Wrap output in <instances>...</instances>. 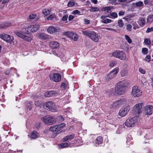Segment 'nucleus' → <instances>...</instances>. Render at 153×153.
Instances as JSON below:
<instances>
[{"label":"nucleus","mask_w":153,"mask_h":153,"mask_svg":"<svg viewBox=\"0 0 153 153\" xmlns=\"http://www.w3.org/2000/svg\"><path fill=\"white\" fill-rule=\"evenodd\" d=\"M80 12L78 10H76L73 11L72 12V13L74 15H76V14H80Z\"/></svg>","instance_id":"43"},{"label":"nucleus","mask_w":153,"mask_h":153,"mask_svg":"<svg viewBox=\"0 0 153 153\" xmlns=\"http://www.w3.org/2000/svg\"><path fill=\"white\" fill-rule=\"evenodd\" d=\"M68 16L67 15H64L63 16L62 19V21H65L67 19Z\"/></svg>","instance_id":"48"},{"label":"nucleus","mask_w":153,"mask_h":153,"mask_svg":"<svg viewBox=\"0 0 153 153\" xmlns=\"http://www.w3.org/2000/svg\"><path fill=\"white\" fill-rule=\"evenodd\" d=\"M102 141L103 140L102 137L100 136L97 138L95 143L96 144L99 145L102 143Z\"/></svg>","instance_id":"26"},{"label":"nucleus","mask_w":153,"mask_h":153,"mask_svg":"<svg viewBox=\"0 0 153 153\" xmlns=\"http://www.w3.org/2000/svg\"><path fill=\"white\" fill-rule=\"evenodd\" d=\"M42 13L45 15L50 14V11L48 10H43Z\"/></svg>","instance_id":"39"},{"label":"nucleus","mask_w":153,"mask_h":153,"mask_svg":"<svg viewBox=\"0 0 153 153\" xmlns=\"http://www.w3.org/2000/svg\"><path fill=\"white\" fill-rule=\"evenodd\" d=\"M135 4L136 6L137 7H140L143 5V2L141 1H139L138 2L136 3Z\"/></svg>","instance_id":"35"},{"label":"nucleus","mask_w":153,"mask_h":153,"mask_svg":"<svg viewBox=\"0 0 153 153\" xmlns=\"http://www.w3.org/2000/svg\"><path fill=\"white\" fill-rule=\"evenodd\" d=\"M153 31V27H152L151 28L148 27L146 31V33H149Z\"/></svg>","instance_id":"42"},{"label":"nucleus","mask_w":153,"mask_h":153,"mask_svg":"<svg viewBox=\"0 0 153 153\" xmlns=\"http://www.w3.org/2000/svg\"><path fill=\"white\" fill-rule=\"evenodd\" d=\"M153 20V15H150L147 17V22H152Z\"/></svg>","instance_id":"28"},{"label":"nucleus","mask_w":153,"mask_h":153,"mask_svg":"<svg viewBox=\"0 0 153 153\" xmlns=\"http://www.w3.org/2000/svg\"><path fill=\"white\" fill-rule=\"evenodd\" d=\"M102 10L103 11H105L106 10L107 12L109 13V11H111V9L110 7H104L102 8Z\"/></svg>","instance_id":"32"},{"label":"nucleus","mask_w":153,"mask_h":153,"mask_svg":"<svg viewBox=\"0 0 153 153\" xmlns=\"http://www.w3.org/2000/svg\"><path fill=\"white\" fill-rule=\"evenodd\" d=\"M91 9L90 10L91 12L97 11L99 10V9L96 7H91Z\"/></svg>","instance_id":"38"},{"label":"nucleus","mask_w":153,"mask_h":153,"mask_svg":"<svg viewBox=\"0 0 153 153\" xmlns=\"http://www.w3.org/2000/svg\"><path fill=\"white\" fill-rule=\"evenodd\" d=\"M0 37L1 39L8 43L11 42L14 39L13 36L5 33L0 34Z\"/></svg>","instance_id":"8"},{"label":"nucleus","mask_w":153,"mask_h":153,"mask_svg":"<svg viewBox=\"0 0 153 153\" xmlns=\"http://www.w3.org/2000/svg\"><path fill=\"white\" fill-rule=\"evenodd\" d=\"M91 1L94 4H96L97 2V0H91Z\"/></svg>","instance_id":"60"},{"label":"nucleus","mask_w":153,"mask_h":153,"mask_svg":"<svg viewBox=\"0 0 153 153\" xmlns=\"http://www.w3.org/2000/svg\"><path fill=\"white\" fill-rule=\"evenodd\" d=\"M58 125H55V130H56V134H58L62 131V130L60 129Z\"/></svg>","instance_id":"29"},{"label":"nucleus","mask_w":153,"mask_h":153,"mask_svg":"<svg viewBox=\"0 0 153 153\" xmlns=\"http://www.w3.org/2000/svg\"><path fill=\"white\" fill-rule=\"evenodd\" d=\"M149 6H153V0H149Z\"/></svg>","instance_id":"58"},{"label":"nucleus","mask_w":153,"mask_h":153,"mask_svg":"<svg viewBox=\"0 0 153 153\" xmlns=\"http://www.w3.org/2000/svg\"><path fill=\"white\" fill-rule=\"evenodd\" d=\"M84 23L85 25L89 24L90 23V21L86 19H84Z\"/></svg>","instance_id":"47"},{"label":"nucleus","mask_w":153,"mask_h":153,"mask_svg":"<svg viewBox=\"0 0 153 153\" xmlns=\"http://www.w3.org/2000/svg\"><path fill=\"white\" fill-rule=\"evenodd\" d=\"M142 103H137L133 107L132 112L136 116H138L139 114L141 113L142 111Z\"/></svg>","instance_id":"5"},{"label":"nucleus","mask_w":153,"mask_h":153,"mask_svg":"<svg viewBox=\"0 0 153 153\" xmlns=\"http://www.w3.org/2000/svg\"><path fill=\"white\" fill-rule=\"evenodd\" d=\"M36 17V15L34 14H31L29 16V18L30 19H33Z\"/></svg>","instance_id":"53"},{"label":"nucleus","mask_w":153,"mask_h":153,"mask_svg":"<svg viewBox=\"0 0 153 153\" xmlns=\"http://www.w3.org/2000/svg\"><path fill=\"white\" fill-rule=\"evenodd\" d=\"M151 57L150 56L147 55L145 58V60L148 62H149L151 60Z\"/></svg>","instance_id":"44"},{"label":"nucleus","mask_w":153,"mask_h":153,"mask_svg":"<svg viewBox=\"0 0 153 153\" xmlns=\"http://www.w3.org/2000/svg\"><path fill=\"white\" fill-rule=\"evenodd\" d=\"M38 134L36 131H33L31 134L30 138L34 139L38 137Z\"/></svg>","instance_id":"22"},{"label":"nucleus","mask_w":153,"mask_h":153,"mask_svg":"<svg viewBox=\"0 0 153 153\" xmlns=\"http://www.w3.org/2000/svg\"><path fill=\"white\" fill-rule=\"evenodd\" d=\"M118 72V69L116 68H114L113 70L111 71L107 76L106 79L108 80L114 78L117 74Z\"/></svg>","instance_id":"10"},{"label":"nucleus","mask_w":153,"mask_h":153,"mask_svg":"<svg viewBox=\"0 0 153 153\" xmlns=\"http://www.w3.org/2000/svg\"><path fill=\"white\" fill-rule=\"evenodd\" d=\"M75 135L74 134H71L69 135H67L65 137L62 139V140L63 141H66L68 140H70L74 138Z\"/></svg>","instance_id":"20"},{"label":"nucleus","mask_w":153,"mask_h":153,"mask_svg":"<svg viewBox=\"0 0 153 153\" xmlns=\"http://www.w3.org/2000/svg\"><path fill=\"white\" fill-rule=\"evenodd\" d=\"M65 86V84L64 83H62L61 85V87L62 88H64Z\"/></svg>","instance_id":"59"},{"label":"nucleus","mask_w":153,"mask_h":153,"mask_svg":"<svg viewBox=\"0 0 153 153\" xmlns=\"http://www.w3.org/2000/svg\"><path fill=\"white\" fill-rule=\"evenodd\" d=\"M53 18V16L52 15H50L48 17L47 19L48 20H52Z\"/></svg>","instance_id":"54"},{"label":"nucleus","mask_w":153,"mask_h":153,"mask_svg":"<svg viewBox=\"0 0 153 153\" xmlns=\"http://www.w3.org/2000/svg\"><path fill=\"white\" fill-rule=\"evenodd\" d=\"M144 43L147 45H150L151 44V41L150 40L148 39H145L144 41Z\"/></svg>","instance_id":"36"},{"label":"nucleus","mask_w":153,"mask_h":153,"mask_svg":"<svg viewBox=\"0 0 153 153\" xmlns=\"http://www.w3.org/2000/svg\"><path fill=\"white\" fill-rule=\"evenodd\" d=\"M139 22V25L142 27L144 26L146 23V20L144 18H143L140 19Z\"/></svg>","instance_id":"27"},{"label":"nucleus","mask_w":153,"mask_h":153,"mask_svg":"<svg viewBox=\"0 0 153 153\" xmlns=\"http://www.w3.org/2000/svg\"><path fill=\"white\" fill-rule=\"evenodd\" d=\"M44 108L46 109H49L53 112H55L56 111L55 104L52 101H47L43 105Z\"/></svg>","instance_id":"4"},{"label":"nucleus","mask_w":153,"mask_h":153,"mask_svg":"<svg viewBox=\"0 0 153 153\" xmlns=\"http://www.w3.org/2000/svg\"><path fill=\"white\" fill-rule=\"evenodd\" d=\"M58 93V92L57 91H51L46 92L45 94V97H48L54 96Z\"/></svg>","instance_id":"18"},{"label":"nucleus","mask_w":153,"mask_h":153,"mask_svg":"<svg viewBox=\"0 0 153 153\" xmlns=\"http://www.w3.org/2000/svg\"><path fill=\"white\" fill-rule=\"evenodd\" d=\"M38 38L46 40L49 38L48 35L44 33L39 34Z\"/></svg>","instance_id":"21"},{"label":"nucleus","mask_w":153,"mask_h":153,"mask_svg":"<svg viewBox=\"0 0 153 153\" xmlns=\"http://www.w3.org/2000/svg\"><path fill=\"white\" fill-rule=\"evenodd\" d=\"M112 20L111 19H107L105 20L102 19L101 21V22L105 24H107L109 23H110L112 22Z\"/></svg>","instance_id":"30"},{"label":"nucleus","mask_w":153,"mask_h":153,"mask_svg":"<svg viewBox=\"0 0 153 153\" xmlns=\"http://www.w3.org/2000/svg\"><path fill=\"white\" fill-rule=\"evenodd\" d=\"M70 145V143L66 142L60 144H59L58 146L59 148L62 149L64 148L67 147Z\"/></svg>","instance_id":"23"},{"label":"nucleus","mask_w":153,"mask_h":153,"mask_svg":"<svg viewBox=\"0 0 153 153\" xmlns=\"http://www.w3.org/2000/svg\"><path fill=\"white\" fill-rule=\"evenodd\" d=\"M106 18V16L105 15H103L101 17V19H104L105 18Z\"/></svg>","instance_id":"62"},{"label":"nucleus","mask_w":153,"mask_h":153,"mask_svg":"<svg viewBox=\"0 0 153 153\" xmlns=\"http://www.w3.org/2000/svg\"><path fill=\"white\" fill-rule=\"evenodd\" d=\"M144 4L146 5L147 4H149V0H145L144 1Z\"/></svg>","instance_id":"56"},{"label":"nucleus","mask_w":153,"mask_h":153,"mask_svg":"<svg viewBox=\"0 0 153 153\" xmlns=\"http://www.w3.org/2000/svg\"><path fill=\"white\" fill-rule=\"evenodd\" d=\"M109 3L113 4L117 0H108Z\"/></svg>","instance_id":"57"},{"label":"nucleus","mask_w":153,"mask_h":153,"mask_svg":"<svg viewBox=\"0 0 153 153\" xmlns=\"http://www.w3.org/2000/svg\"><path fill=\"white\" fill-rule=\"evenodd\" d=\"M130 109L129 106L123 108L119 111V115L121 116H124L126 115Z\"/></svg>","instance_id":"13"},{"label":"nucleus","mask_w":153,"mask_h":153,"mask_svg":"<svg viewBox=\"0 0 153 153\" xmlns=\"http://www.w3.org/2000/svg\"><path fill=\"white\" fill-rule=\"evenodd\" d=\"M11 25V24L7 23H5L0 25V28L4 29L10 27Z\"/></svg>","instance_id":"25"},{"label":"nucleus","mask_w":153,"mask_h":153,"mask_svg":"<svg viewBox=\"0 0 153 153\" xmlns=\"http://www.w3.org/2000/svg\"><path fill=\"white\" fill-rule=\"evenodd\" d=\"M125 14V12L122 11H120L119 12L118 15L119 16H122L123 15Z\"/></svg>","instance_id":"55"},{"label":"nucleus","mask_w":153,"mask_h":153,"mask_svg":"<svg viewBox=\"0 0 153 153\" xmlns=\"http://www.w3.org/2000/svg\"><path fill=\"white\" fill-rule=\"evenodd\" d=\"M118 25L120 27H122L123 26V20L120 19L118 22Z\"/></svg>","instance_id":"31"},{"label":"nucleus","mask_w":153,"mask_h":153,"mask_svg":"<svg viewBox=\"0 0 153 153\" xmlns=\"http://www.w3.org/2000/svg\"><path fill=\"white\" fill-rule=\"evenodd\" d=\"M65 33L66 35L70 37L71 39L74 41H76L78 38V36L76 34H74L70 32H66Z\"/></svg>","instance_id":"16"},{"label":"nucleus","mask_w":153,"mask_h":153,"mask_svg":"<svg viewBox=\"0 0 153 153\" xmlns=\"http://www.w3.org/2000/svg\"><path fill=\"white\" fill-rule=\"evenodd\" d=\"M126 103L124 99L119 100L114 102L112 104V107L113 108H119L121 105L124 104Z\"/></svg>","instance_id":"12"},{"label":"nucleus","mask_w":153,"mask_h":153,"mask_svg":"<svg viewBox=\"0 0 153 153\" xmlns=\"http://www.w3.org/2000/svg\"><path fill=\"white\" fill-rule=\"evenodd\" d=\"M132 28V26L130 24H128L126 26V29L129 31H131Z\"/></svg>","instance_id":"40"},{"label":"nucleus","mask_w":153,"mask_h":153,"mask_svg":"<svg viewBox=\"0 0 153 153\" xmlns=\"http://www.w3.org/2000/svg\"><path fill=\"white\" fill-rule=\"evenodd\" d=\"M90 4V2L89 1H87L86 2V5H88Z\"/></svg>","instance_id":"63"},{"label":"nucleus","mask_w":153,"mask_h":153,"mask_svg":"<svg viewBox=\"0 0 153 153\" xmlns=\"http://www.w3.org/2000/svg\"><path fill=\"white\" fill-rule=\"evenodd\" d=\"M58 119L61 121H63L64 120V118L61 115L58 117Z\"/></svg>","instance_id":"51"},{"label":"nucleus","mask_w":153,"mask_h":153,"mask_svg":"<svg viewBox=\"0 0 153 153\" xmlns=\"http://www.w3.org/2000/svg\"><path fill=\"white\" fill-rule=\"evenodd\" d=\"M125 38L126 39V40L130 44L132 42V41L131 39L127 35H125Z\"/></svg>","instance_id":"33"},{"label":"nucleus","mask_w":153,"mask_h":153,"mask_svg":"<svg viewBox=\"0 0 153 153\" xmlns=\"http://www.w3.org/2000/svg\"><path fill=\"white\" fill-rule=\"evenodd\" d=\"M129 82L128 80L124 79L118 82L115 87L116 92L120 95L124 94L128 85Z\"/></svg>","instance_id":"2"},{"label":"nucleus","mask_w":153,"mask_h":153,"mask_svg":"<svg viewBox=\"0 0 153 153\" xmlns=\"http://www.w3.org/2000/svg\"><path fill=\"white\" fill-rule=\"evenodd\" d=\"M92 31L89 30L81 31L84 35L88 37H89L90 36V35H91V32Z\"/></svg>","instance_id":"24"},{"label":"nucleus","mask_w":153,"mask_h":153,"mask_svg":"<svg viewBox=\"0 0 153 153\" xmlns=\"http://www.w3.org/2000/svg\"><path fill=\"white\" fill-rule=\"evenodd\" d=\"M49 77L51 79L55 82H58L61 79V75L59 73L54 74L53 75L50 74Z\"/></svg>","instance_id":"11"},{"label":"nucleus","mask_w":153,"mask_h":153,"mask_svg":"<svg viewBox=\"0 0 153 153\" xmlns=\"http://www.w3.org/2000/svg\"><path fill=\"white\" fill-rule=\"evenodd\" d=\"M110 16L113 17L114 18H115L117 17V13L116 12H113L110 14Z\"/></svg>","instance_id":"37"},{"label":"nucleus","mask_w":153,"mask_h":153,"mask_svg":"<svg viewBox=\"0 0 153 153\" xmlns=\"http://www.w3.org/2000/svg\"><path fill=\"white\" fill-rule=\"evenodd\" d=\"M9 0H3L2 2V4H4L5 3H7L9 1Z\"/></svg>","instance_id":"61"},{"label":"nucleus","mask_w":153,"mask_h":153,"mask_svg":"<svg viewBox=\"0 0 153 153\" xmlns=\"http://www.w3.org/2000/svg\"><path fill=\"white\" fill-rule=\"evenodd\" d=\"M40 27L39 25H32L26 28L25 31L23 30H19L15 31L14 33L19 37L25 40L28 42H30L31 40V38L30 37L27 36L30 32L34 33L38 30Z\"/></svg>","instance_id":"1"},{"label":"nucleus","mask_w":153,"mask_h":153,"mask_svg":"<svg viewBox=\"0 0 153 153\" xmlns=\"http://www.w3.org/2000/svg\"><path fill=\"white\" fill-rule=\"evenodd\" d=\"M58 126L59 128H60V129L61 130V128L64 127L65 126V123H62L59 125H58Z\"/></svg>","instance_id":"50"},{"label":"nucleus","mask_w":153,"mask_h":153,"mask_svg":"<svg viewBox=\"0 0 153 153\" xmlns=\"http://www.w3.org/2000/svg\"><path fill=\"white\" fill-rule=\"evenodd\" d=\"M113 55L115 57L122 60H124L126 58L125 53L123 51L120 50L115 51L113 53Z\"/></svg>","instance_id":"6"},{"label":"nucleus","mask_w":153,"mask_h":153,"mask_svg":"<svg viewBox=\"0 0 153 153\" xmlns=\"http://www.w3.org/2000/svg\"><path fill=\"white\" fill-rule=\"evenodd\" d=\"M55 126H54L52 127H50L49 130L50 131L53 132H55L56 131V130H55Z\"/></svg>","instance_id":"45"},{"label":"nucleus","mask_w":153,"mask_h":153,"mask_svg":"<svg viewBox=\"0 0 153 153\" xmlns=\"http://www.w3.org/2000/svg\"><path fill=\"white\" fill-rule=\"evenodd\" d=\"M42 120L45 124L52 125L55 123L56 120L55 117L51 115H47L42 117Z\"/></svg>","instance_id":"3"},{"label":"nucleus","mask_w":153,"mask_h":153,"mask_svg":"<svg viewBox=\"0 0 153 153\" xmlns=\"http://www.w3.org/2000/svg\"><path fill=\"white\" fill-rule=\"evenodd\" d=\"M127 74V72L126 70H123L121 72V74L122 76H124Z\"/></svg>","instance_id":"41"},{"label":"nucleus","mask_w":153,"mask_h":153,"mask_svg":"<svg viewBox=\"0 0 153 153\" xmlns=\"http://www.w3.org/2000/svg\"><path fill=\"white\" fill-rule=\"evenodd\" d=\"M49 45L50 47L53 49L57 48L59 45V43L57 42H51Z\"/></svg>","instance_id":"19"},{"label":"nucleus","mask_w":153,"mask_h":153,"mask_svg":"<svg viewBox=\"0 0 153 153\" xmlns=\"http://www.w3.org/2000/svg\"><path fill=\"white\" fill-rule=\"evenodd\" d=\"M136 122V118L134 117L132 118L127 119L125 123V125L128 127L134 126Z\"/></svg>","instance_id":"9"},{"label":"nucleus","mask_w":153,"mask_h":153,"mask_svg":"<svg viewBox=\"0 0 153 153\" xmlns=\"http://www.w3.org/2000/svg\"><path fill=\"white\" fill-rule=\"evenodd\" d=\"M131 94L134 97H139L142 95V92L137 86H135L132 87Z\"/></svg>","instance_id":"7"},{"label":"nucleus","mask_w":153,"mask_h":153,"mask_svg":"<svg viewBox=\"0 0 153 153\" xmlns=\"http://www.w3.org/2000/svg\"><path fill=\"white\" fill-rule=\"evenodd\" d=\"M91 33V35H90L89 38L95 42H98L99 39L98 35L93 31H92Z\"/></svg>","instance_id":"15"},{"label":"nucleus","mask_w":153,"mask_h":153,"mask_svg":"<svg viewBox=\"0 0 153 153\" xmlns=\"http://www.w3.org/2000/svg\"><path fill=\"white\" fill-rule=\"evenodd\" d=\"M153 112V106L148 105L145 107V113L146 114L151 115Z\"/></svg>","instance_id":"17"},{"label":"nucleus","mask_w":153,"mask_h":153,"mask_svg":"<svg viewBox=\"0 0 153 153\" xmlns=\"http://www.w3.org/2000/svg\"><path fill=\"white\" fill-rule=\"evenodd\" d=\"M142 51L144 54H146L148 53V49L147 48H144L142 49Z\"/></svg>","instance_id":"34"},{"label":"nucleus","mask_w":153,"mask_h":153,"mask_svg":"<svg viewBox=\"0 0 153 153\" xmlns=\"http://www.w3.org/2000/svg\"><path fill=\"white\" fill-rule=\"evenodd\" d=\"M75 4L72 1L69 2L68 4V5L69 7H71L74 5Z\"/></svg>","instance_id":"46"},{"label":"nucleus","mask_w":153,"mask_h":153,"mask_svg":"<svg viewBox=\"0 0 153 153\" xmlns=\"http://www.w3.org/2000/svg\"><path fill=\"white\" fill-rule=\"evenodd\" d=\"M126 1V0H118V1L119 2H124Z\"/></svg>","instance_id":"64"},{"label":"nucleus","mask_w":153,"mask_h":153,"mask_svg":"<svg viewBox=\"0 0 153 153\" xmlns=\"http://www.w3.org/2000/svg\"><path fill=\"white\" fill-rule=\"evenodd\" d=\"M48 32L51 34L58 33L60 31V29L57 27H55L53 26H49L47 29Z\"/></svg>","instance_id":"14"},{"label":"nucleus","mask_w":153,"mask_h":153,"mask_svg":"<svg viewBox=\"0 0 153 153\" xmlns=\"http://www.w3.org/2000/svg\"><path fill=\"white\" fill-rule=\"evenodd\" d=\"M139 70V72H140L141 73L143 74H144L145 73L146 71L145 70L141 68H140Z\"/></svg>","instance_id":"49"},{"label":"nucleus","mask_w":153,"mask_h":153,"mask_svg":"<svg viewBox=\"0 0 153 153\" xmlns=\"http://www.w3.org/2000/svg\"><path fill=\"white\" fill-rule=\"evenodd\" d=\"M75 18L74 16H72V15H70L68 17V20L69 21L72 20Z\"/></svg>","instance_id":"52"}]
</instances>
